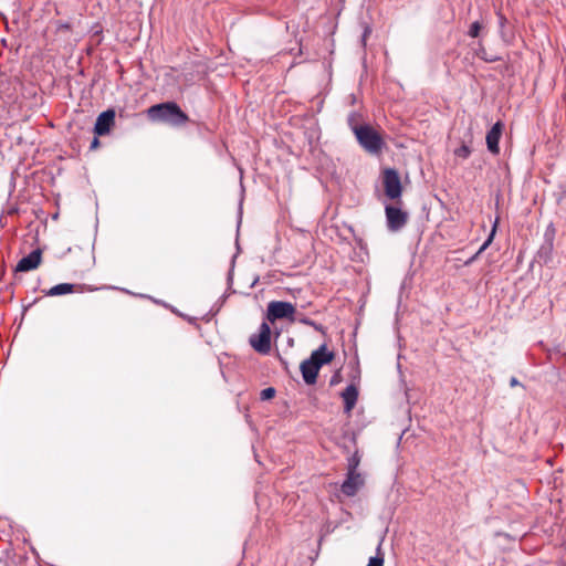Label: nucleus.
<instances>
[{
  "instance_id": "27",
  "label": "nucleus",
  "mask_w": 566,
  "mask_h": 566,
  "mask_svg": "<svg viewBox=\"0 0 566 566\" xmlns=\"http://www.w3.org/2000/svg\"><path fill=\"white\" fill-rule=\"evenodd\" d=\"M115 120V109L108 108V133L112 129V126L114 125Z\"/></svg>"
},
{
  "instance_id": "9",
  "label": "nucleus",
  "mask_w": 566,
  "mask_h": 566,
  "mask_svg": "<svg viewBox=\"0 0 566 566\" xmlns=\"http://www.w3.org/2000/svg\"><path fill=\"white\" fill-rule=\"evenodd\" d=\"M42 253L41 250L36 249L27 256L22 258L17 266V272H29L36 269L41 263Z\"/></svg>"
},
{
  "instance_id": "18",
  "label": "nucleus",
  "mask_w": 566,
  "mask_h": 566,
  "mask_svg": "<svg viewBox=\"0 0 566 566\" xmlns=\"http://www.w3.org/2000/svg\"><path fill=\"white\" fill-rule=\"evenodd\" d=\"M496 224H497V219L495 220V223L493 226V229L488 238V240L482 244V247L479 249V251L465 263V264H470L471 262H473L478 255L484 251L486 249V247L491 243V241L493 240V237L495 234V230H496Z\"/></svg>"
},
{
  "instance_id": "19",
  "label": "nucleus",
  "mask_w": 566,
  "mask_h": 566,
  "mask_svg": "<svg viewBox=\"0 0 566 566\" xmlns=\"http://www.w3.org/2000/svg\"><path fill=\"white\" fill-rule=\"evenodd\" d=\"M367 566H384V555L381 554L380 544L377 547V555L369 558Z\"/></svg>"
},
{
  "instance_id": "22",
  "label": "nucleus",
  "mask_w": 566,
  "mask_h": 566,
  "mask_svg": "<svg viewBox=\"0 0 566 566\" xmlns=\"http://www.w3.org/2000/svg\"><path fill=\"white\" fill-rule=\"evenodd\" d=\"M275 394H276L275 388L268 387L260 392V399L261 400H270L275 396Z\"/></svg>"
},
{
  "instance_id": "5",
  "label": "nucleus",
  "mask_w": 566,
  "mask_h": 566,
  "mask_svg": "<svg viewBox=\"0 0 566 566\" xmlns=\"http://www.w3.org/2000/svg\"><path fill=\"white\" fill-rule=\"evenodd\" d=\"M250 345L260 354H268L271 350V327L268 323L263 322L260 326L258 334L250 336Z\"/></svg>"
},
{
  "instance_id": "17",
  "label": "nucleus",
  "mask_w": 566,
  "mask_h": 566,
  "mask_svg": "<svg viewBox=\"0 0 566 566\" xmlns=\"http://www.w3.org/2000/svg\"><path fill=\"white\" fill-rule=\"evenodd\" d=\"M360 463V455L358 453V450H356L350 458H348L347 463V473H358L357 468Z\"/></svg>"
},
{
  "instance_id": "24",
  "label": "nucleus",
  "mask_w": 566,
  "mask_h": 566,
  "mask_svg": "<svg viewBox=\"0 0 566 566\" xmlns=\"http://www.w3.org/2000/svg\"><path fill=\"white\" fill-rule=\"evenodd\" d=\"M478 56L482 60H484L485 62H495V61H499L500 57L499 56H495V55H489V53H486V51L484 49H481L479 52H478Z\"/></svg>"
},
{
  "instance_id": "1",
  "label": "nucleus",
  "mask_w": 566,
  "mask_h": 566,
  "mask_svg": "<svg viewBox=\"0 0 566 566\" xmlns=\"http://www.w3.org/2000/svg\"><path fill=\"white\" fill-rule=\"evenodd\" d=\"M147 116L151 122L167 124L172 127H180L189 122L188 115L176 102L155 104L147 109Z\"/></svg>"
},
{
  "instance_id": "13",
  "label": "nucleus",
  "mask_w": 566,
  "mask_h": 566,
  "mask_svg": "<svg viewBox=\"0 0 566 566\" xmlns=\"http://www.w3.org/2000/svg\"><path fill=\"white\" fill-rule=\"evenodd\" d=\"M95 136L92 138L88 149L91 151L101 147L99 136L106 135V111L99 113L94 127Z\"/></svg>"
},
{
  "instance_id": "3",
  "label": "nucleus",
  "mask_w": 566,
  "mask_h": 566,
  "mask_svg": "<svg viewBox=\"0 0 566 566\" xmlns=\"http://www.w3.org/2000/svg\"><path fill=\"white\" fill-rule=\"evenodd\" d=\"M296 310L290 302L272 301L268 304L266 318L274 323L277 319H290L295 321L294 314Z\"/></svg>"
},
{
  "instance_id": "21",
  "label": "nucleus",
  "mask_w": 566,
  "mask_h": 566,
  "mask_svg": "<svg viewBox=\"0 0 566 566\" xmlns=\"http://www.w3.org/2000/svg\"><path fill=\"white\" fill-rule=\"evenodd\" d=\"M454 155L457 157L465 159V158H468L471 155V148L468 145L462 144L460 147H458L454 150Z\"/></svg>"
},
{
  "instance_id": "11",
  "label": "nucleus",
  "mask_w": 566,
  "mask_h": 566,
  "mask_svg": "<svg viewBox=\"0 0 566 566\" xmlns=\"http://www.w3.org/2000/svg\"><path fill=\"white\" fill-rule=\"evenodd\" d=\"M502 130L503 124L501 122H496L486 134L488 149L494 155L500 153L499 143L502 136Z\"/></svg>"
},
{
  "instance_id": "29",
  "label": "nucleus",
  "mask_w": 566,
  "mask_h": 566,
  "mask_svg": "<svg viewBox=\"0 0 566 566\" xmlns=\"http://www.w3.org/2000/svg\"><path fill=\"white\" fill-rule=\"evenodd\" d=\"M499 20H500V24L503 27L506 21L505 17L502 15L501 13H499Z\"/></svg>"
},
{
  "instance_id": "28",
  "label": "nucleus",
  "mask_w": 566,
  "mask_h": 566,
  "mask_svg": "<svg viewBox=\"0 0 566 566\" xmlns=\"http://www.w3.org/2000/svg\"><path fill=\"white\" fill-rule=\"evenodd\" d=\"M510 386L511 387L521 386V382L515 377H512L510 380Z\"/></svg>"
},
{
  "instance_id": "20",
  "label": "nucleus",
  "mask_w": 566,
  "mask_h": 566,
  "mask_svg": "<svg viewBox=\"0 0 566 566\" xmlns=\"http://www.w3.org/2000/svg\"><path fill=\"white\" fill-rule=\"evenodd\" d=\"M347 123L354 134H355V128L363 127V125L359 124V114H357V113H350L348 115Z\"/></svg>"
},
{
  "instance_id": "23",
  "label": "nucleus",
  "mask_w": 566,
  "mask_h": 566,
  "mask_svg": "<svg viewBox=\"0 0 566 566\" xmlns=\"http://www.w3.org/2000/svg\"><path fill=\"white\" fill-rule=\"evenodd\" d=\"M481 29H482V24H481L479 21H475V22H473V23L470 25V29H469L468 34H469L471 38H478V36H479V34H480Z\"/></svg>"
},
{
  "instance_id": "14",
  "label": "nucleus",
  "mask_w": 566,
  "mask_h": 566,
  "mask_svg": "<svg viewBox=\"0 0 566 566\" xmlns=\"http://www.w3.org/2000/svg\"><path fill=\"white\" fill-rule=\"evenodd\" d=\"M334 357V353L327 350V346L323 344L316 350L312 352L310 359L322 367L323 365L329 364Z\"/></svg>"
},
{
  "instance_id": "2",
  "label": "nucleus",
  "mask_w": 566,
  "mask_h": 566,
  "mask_svg": "<svg viewBox=\"0 0 566 566\" xmlns=\"http://www.w3.org/2000/svg\"><path fill=\"white\" fill-rule=\"evenodd\" d=\"M355 136L359 145L369 154L378 155L385 146L382 136L368 124L355 128Z\"/></svg>"
},
{
  "instance_id": "12",
  "label": "nucleus",
  "mask_w": 566,
  "mask_h": 566,
  "mask_svg": "<svg viewBox=\"0 0 566 566\" xmlns=\"http://www.w3.org/2000/svg\"><path fill=\"white\" fill-rule=\"evenodd\" d=\"M358 388L356 385L350 384L348 385L345 390L340 394V397L344 401V412L350 413L353 409L355 408L357 400H358Z\"/></svg>"
},
{
  "instance_id": "4",
  "label": "nucleus",
  "mask_w": 566,
  "mask_h": 566,
  "mask_svg": "<svg viewBox=\"0 0 566 566\" xmlns=\"http://www.w3.org/2000/svg\"><path fill=\"white\" fill-rule=\"evenodd\" d=\"M382 185L385 195L391 199H400L402 193V186L398 171L394 168H386L382 171Z\"/></svg>"
},
{
  "instance_id": "26",
  "label": "nucleus",
  "mask_w": 566,
  "mask_h": 566,
  "mask_svg": "<svg viewBox=\"0 0 566 566\" xmlns=\"http://www.w3.org/2000/svg\"><path fill=\"white\" fill-rule=\"evenodd\" d=\"M342 381V374L339 370H337L336 373H334V375L332 376L331 380H329V385L331 386H336L337 384H339Z\"/></svg>"
},
{
  "instance_id": "7",
  "label": "nucleus",
  "mask_w": 566,
  "mask_h": 566,
  "mask_svg": "<svg viewBox=\"0 0 566 566\" xmlns=\"http://www.w3.org/2000/svg\"><path fill=\"white\" fill-rule=\"evenodd\" d=\"M555 235L556 229L553 223H549L544 232V243L537 251V258L539 261L547 263L552 260Z\"/></svg>"
},
{
  "instance_id": "15",
  "label": "nucleus",
  "mask_w": 566,
  "mask_h": 566,
  "mask_svg": "<svg viewBox=\"0 0 566 566\" xmlns=\"http://www.w3.org/2000/svg\"><path fill=\"white\" fill-rule=\"evenodd\" d=\"M74 291V285L69 283H61L51 287L48 292V295L56 296L64 295L67 293H72Z\"/></svg>"
},
{
  "instance_id": "30",
  "label": "nucleus",
  "mask_w": 566,
  "mask_h": 566,
  "mask_svg": "<svg viewBox=\"0 0 566 566\" xmlns=\"http://www.w3.org/2000/svg\"><path fill=\"white\" fill-rule=\"evenodd\" d=\"M279 359H280L281 364L284 366V368L287 369V361L284 358H282L281 356H279Z\"/></svg>"
},
{
  "instance_id": "16",
  "label": "nucleus",
  "mask_w": 566,
  "mask_h": 566,
  "mask_svg": "<svg viewBox=\"0 0 566 566\" xmlns=\"http://www.w3.org/2000/svg\"><path fill=\"white\" fill-rule=\"evenodd\" d=\"M295 321H297L300 324L311 326L319 333H323V334L325 333V327L323 325L314 322L313 319H311L310 317H307L304 314H297V316L295 317Z\"/></svg>"
},
{
  "instance_id": "10",
  "label": "nucleus",
  "mask_w": 566,
  "mask_h": 566,
  "mask_svg": "<svg viewBox=\"0 0 566 566\" xmlns=\"http://www.w3.org/2000/svg\"><path fill=\"white\" fill-rule=\"evenodd\" d=\"M319 365L312 361L310 358L303 360L300 365L302 377L307 385H314L317 380Z\"/></svg>"
},
{
  "instance_id": "25",
  "label": "nucleus",
  "mask_w": 566,
  "mask_h": 566,
  "mask_svg": "<svg viewBox=\"0 0 566 566\" xmlns=\"http://www.w3.org/2000/svg\"><path fill=\"white\" fill-rule=\"evenodd\" d=\"M370 33H371V28L368 24H365L364 32L361 35V43L364 46H366V41H367L368 36L370 35Z\"/></svg>"
},
{
  "instance_id": "6",
  "label": "nucleus",
  "mask_w": 566,
  "mask_h": 566,
  "mask_svg": "<svg viewBox=\"0 0 566 566\" xmlns=\"http://www.w3.org/2000/svg\"><path fill=\"white\" fill-rule=\"evenodd\" d=\"M387 227L390 231L401 230L408 222V213L398 207L387 205L385 208Z\"/></svg>"
},
{
  "instance_id": "8",
  "label": "nucleus",
  "mask_w": 566,
  "mask_h": 566,
  "mask_svg": "<svg viewBox=\"0 0 566 566\" xmlns=\"http://www.w3.org/2000/svg\"><path fill=\"white\" fill-rule=\"evenodd\" d=\"M364 479L360 473H347L346 480L343 482L340 486V491L346 496H354L357 494L358 490L363 486Z\"/></svg>"
}]
</instances>
